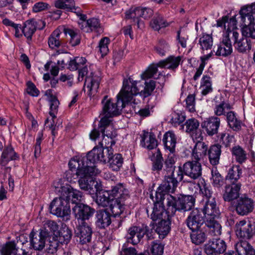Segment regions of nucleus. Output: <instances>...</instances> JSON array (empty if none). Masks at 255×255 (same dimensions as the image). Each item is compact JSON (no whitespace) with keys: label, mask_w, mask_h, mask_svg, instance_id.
Wrapping results in <instances>:
<instances>
[{"label":"nucleus","mask_w":255,"mask_h":255,"mask_svg":"<svg viewBox=\"0 0 255 255\" xmlns=\"http://www.w3.org/2000/svg\"><path fill=\"white\" fill-rule=\"evenodd\" d=\"M141 136V144L148 149H152L157 145V140L152 132L143 131Z\"/></svg>","instance_id":"c9c22d12"},{"label":"nucleus","mask_w":255,"mask_h":255,"mask_svg":"<svg viewBox=\"0 0 255 255\" xmlns=\"http://www.w3.org/2000/svg\"><path fill=\"white\" fill-rule=\"evenodd\" d=\"M108 192L112 198L127 199L129 197L128 190L123 183H120L113 186L112 189L109 190Z\"/></svg>","instance_id":"c756f323"},{"label":"nucleus","mask_w":255,"mask_h":255,"mask_svg":"<svg viewBox=\"0 0 255 255\" xmlns=\"http://www.w3.org/2000/svg\"><path fill=\"white\" fill-rule=\"evenodd\" d=\"M56 191L61 194L65 199L68 200V203L71 201L76 205L80 204L82 201V193L80 191L74 189L70 185L60 186L56 188Z\"/></svg>","instance_id":"9b49d317"},{"label":"nucleus","mask_w":255,"mask_h":255,"mask_svg":"<svg viewBox=\"0 0 255 255\" xmlns=\"http://www.w3.org/2000/svg\"><path fill=\"white\" fill-rule=\"evenodd\" d=\"M222 146L218 143L214 144L210 146L208 150V156L209 162L213 166H216L219 164L221 155Z\"/></svg>","instance_id":"2f4dec72"},{"label":"nucleus","mask_w":255,"mask_h":255,"mask_svg":"<svg viewBox=\"0 0 255 255\" xmlns=\"http://www.w3.org/2000/svg\"><path fill=\"white\" fill-rule=\"evenodd\" d=\"M34 23L32 19L27 20L24 22V26L22 29V32L26 38L28 44H30L31 41L32 36L36 30Z\"/></svg>","instance_id":"c03bdc74"},{"label":"nucleus","mask_w":255,"mask_h":255,"mask_svg":"<svg viewBox=\"0 0 255 255\" xmlns=\"http://www.w3.org/2000/svg\"><path fill=\"white\" fill-rule=\"evenodd\" d=\"M163 142L165 149L168 150L171 153L175 150L177 138L173 131H168L163 135Z\"/></svg>","instance_id":"58836bf2"},{"label":"nucleus","mask_w":255,"mask_h":255,"mask_svg":"<svg viewBox=\"0 0 255 255\" xmlns=\"http://www.w3.org/2000/svg\"><path fill=\"white\" fill-rule=\"evenodd\" d=\"M170 219H165L158 222L155 231L159 236L164 238L169 232L170 230Z\"/></svg>","instance_id":"5fc2aeb1"},{"label":"nucleus","mask_w":255,"mask_h":255,"mask_svg":"<svg viewBox=\"0 0 255 255\" xmlns=\"http://www.w3.org/2000/svg\"><path fill=\"white\" fill-rule=\"evenodd\" d=\"M95 194H97L96 203L99 206L103 207L109 206L110 205L112 197L109 194L108 190L100 192L99 191Z\"/></svg>","instance_id":"49530a36"},{"label":"nucleus","mask_w":255,"mask_h":255,"mask_svg":"<svg viewBox=\"0 0 255 255\" xmlns=\"http://www.w3.org/2000/svg\"><path fill=\"white\" fill-rule=\"evenodd\" d=\"M50 212L58 217H66L69 219L70 214V206L68 200L60 194L59 197L55 198L51 202L49 206Z\"/></svg>","instance_id":"6e6552de"},{"label":"nucleus","mask_w":255,"mask_h":255,"mask_svg":"<svg viewBox=\"0 0 255 255\" xmlns=\"http://www.w3.org/2000/svg\"><path fill=\"white\" fill-rule=\"evenodd\" d=\"M235 248L239 255H255V251L247 241H240L236 245Z\"/></svg>","instance_id":"79ce46f5"},{"label":"nucleus","mask_w":255,"mask_h":255,"mask_svg":"<svg viewBox=\"0 0 255 255\" xmlns=\"http://www.w3.org/2000/svg\"><path fill=\"white\" fill-rule=\"evenodd\" d=\"M77 236L79 238V243L86 246V249L91 252L92 246L91 245L93 230L90 225L85 222H82L77 228Z\"/></svg>","instance_id":"1a4fd4ad"},{"label":"nucleus","mask_w":255,"mask_h":255,"mask_svg":"<svg viewBox=\"0 0 255 255\" xmlns=\"http://www.w3.org/2000/svg\"><path fill=\"white\" fill-rule=\"evenodd\" d=\"M97 227L103 229L109 226L111 223V214L106 210H100L97 213Z\"/></svg>","instance_id":"a19ab883"},{"label":"nucleus","mask_w":255,"mask_h":255,"mask_svg":"<svg viewBox=\"0 0 255 255\" xmlns=\"http://www.w3.org/2000/svg\"><path fill=\"white\" fill-rule=\"evenodd\" d=\"M102 134L103 137V140L101 141H99L97 145L95 146L93 149L96 148L97 149H100L102 150L103 155L106 158L104 152V149L108 147L112 148V146L115 145L116 141L114 140V138L116 137L117 133L116 131L114 128V125H113V130H108L106 129L105 131H101V129L99 128V126L97 128H94L90 134V138L93 140H96L97 139L100 137V134Z\"/></svg>","instance_id":"423d86ee"},{"label":"nucleus","mask_w":255,"mask_h":255,"mask_svg":"<svg viewBox=\"0 0 255 255\" xmlns=\"http://www.w3.org/2000/svg\"><path fill=\"white\" fill-rule=\"evenodd\" d=\"M86 59L82 57H76L69 62L68 69L75 71L83 67L86 63Z\"/></svg>","instance_id":"680f3d73"},{"label":"nucleus","mask_w":255,"mask_h":255,"mask_svg":"<svg viewBox=\"0 0 255 255\" xmlns=\"http://www.w3.org/2000/svg\"><path fill=\"white\" fill-rule=\"evenodd\" d=\"M186 132L189 134L193 140H203L202 131L199 128L200 123L195 119L187 120L185 123Z\"/></svg>","instance_id":"f3484780"},{"label":"nucleus","mask_w":255,"mask_h":255,"mask_svg":"<svg viewBox=\"0 0 255 255\" xmlns=\"http://www.w3.org/2000/svg\"><path fill=\"white\" fill-rule=\"evenodd\" d=\"M205 225L209 229V233L212 236H219L221 234V226L215 218L207 219Z\"/></svg>","instance_id":"de8ad7c7"},{"label":"nucleus","mask_w":255,"mask_h":255,"mask_svg":"<svg viewBox=\"0 0 255 255\" xmlns=\"http://www.w3.org/2000/svg\"><path fill=\"white\" fill-rule=\"evenodd\" d=\"M195 199L191 195H168L165 202L168 213L174 216L177 211L186 212L190 210L195 204Z\"/></svg>","instance_id":"20e7f679"},{"label":"nucleus","mask_w":255,"mask_h":255,"mask_svg":"<svg viewBox=\"0 0 255 255\" xmlns=\"http://www.w3.org/2000/svg\"><path fill=\"white\" fill-rule=\"evenodd\" d=\"M253 209L254 202L251 199L242 197L237 200L236 211L239 215H246L252 212Z\"/></svg>","instance_id":"4be33fe9"},{"label":"nucleus","mask_w":255,"mask_h":255,"mask_svg":"<svg viewBox=\"0 0 255 255\" xmlns=\"http://www.w3.org/2000/svg\"><path fill=\"white\" fill-rule=\"evenodd\" d=\"M64 30V33L70 36L69 42L71 46H75L80 44L81 36L78 30L67 28Z\"/></svg>","instance_id":"3c124183"},{"label":"nucleus","mask_w":255,"mask_h":255,"mask_svg":"<svg viewBox=\"0 0 255 255\" xmlns=\"http://www.w3.org/2000/svg\"><path fill=\"white\" fill-rule=\"evenodd\" d=\"M30 248L36 251H42L45 247L47 237L40 230H32L29 235Z\"/></svg>","instance_id":"2eb2a0df"},{"label":"nucleus","mask_w":255,"mask_h":255,"mask_svg":"<svg viewBox=\"0 0 255 255\" xmlns=\"http://www.w3.org/2000/svg\"><path fill=\"white\" fill-rule=\"evenodd\" d=\"M175 160L173 156L169 155L164 162V166L162 172H168L170 174L174 172L175 170Z\"/></svg>","instance_id":"774afa93"},{"label":"nucleus","mask_w":255,"mask_h":255,"mask_svg":"<svg viewBox=\"0 0 255 255\" xmlns=\"http://www.w3.org/2000/svg\"><path fill=\"white\" fill-rule=\"evenodd\" d=\"M159 67L157 66V63L156 64H151L148 66L147 69L141 74V78L143 80H146L148 79L154 77L155 79L161 78V82H159L160 86H161V90L162 89L164 82L165 80V78L164 75H163L161 73H159L157 77H155L156 73L158 71L157 68Z\"/></svg>","instance_id":"473e14b6"},{"label":"nucleus","mask_w":255,"mask_h":255,"mask_svg":"<svg viewBox=\"0 0 255 255\" xmlns=\"http://www.w3.org/2000/svg\"><path fill=\"white\" fill-rule=\"evenodd\" d=\"M220 122V119L218 117L211 116L201 123V127L208 135L212 136L218 133Z\"/></svg>","instance_id":"a211bd4d"},{"label":"nucleus","mask_w":255,"mask_h":255,"mask_svg":"<svg viewBox=\"0 0 255 255\" xmlns=\"http://www.w3.org/2000/svg\"><path fill=\"white\" fill-rule=\"evenodd\" d=\"M106 159L108 158V162L109 164V168L113 171H118L123 165L124 159L121 154H114L113 148L108 147L107 148Z\"/></svg>","instance_id":"6ab92c4d"},{"label":"nucleus","mask_w":255,"mask_h":255,"mask_svg":"<svg viewBox=\"0 0 255 255\" xmlns=\"http://www.w3.org/2000/svg\"><path fill=\"white\" fill-rule=\"evenodd\" d=\"M141 136V144L148 149H152L157 145V140L152 132L143 131Z\"/></svg>","instance_id":"f704fd0d"},{"label":"nucleus","mask_w":255,"mask_h":255,"mask_svg":"<svg viewBox=\"0 0 255 255\" xmlns=\"http://www.w3.org/2000/svg\"><path fill=\"white\" fill-rule=\"evenodd\" d=\"M17 249L13 242L6 243L1 248L2 255H17Z\"/></svg>","instance_id":"0e129e2a"},{"label":"nucleus","mask_w":255,"mask_h":255,"mask_svg":"<svg viewBox=\"0 0 255 255\" xmlns=\"http://www.w3.org/2000/svg\"><path fill=\"white\" fill-rule=\"evenodd\" d=\"M82 29L86 32L91 31H100V23L98 19L91 18L84 22L82 25Z\"/></svg>","instance_id":"a18cd8bd"},{"label":"nucleus","mask_w":255,"mask_h":255,"mask_svg":"<svg viewBox=\"0 0 255 255\" xmlns=\"http://www.w3.org/2000/svg\"><path fill=\"white\" fill-rule=\"evenodd\" d=\"M226 116L228 126L230 128L235 131H238L241 129L243 124L235 112H227Z\"/></svg>","instance_id":"72a5a7b5"},{"label":"nucleus","mask_w":255,"mask_h":255,"mask_svg":"<svg viewBox=\"0 0 255 255\" xmlns=\"http://www.w3.org/2000/svg\"><path fill=\"white\" fill-rule=\"evenodd\" d=\"M190 238L192 242L195 245H200L205 242L207 237L206 234L199 229L191 230Z\"/></svg>","instance_id":"bf43d9fd"},{"label":"nucleus","mask_w":255,"mask_h":255,"mask_svg":"<svg viewBox=\"0 0 255 255\" xmlns=\"http://www.w3.org/2000/svg\"><path fill=\"white\" fill-rule=\"evenodd\" d=\"M100 79L98 76H86L84 91L90 97L94 96L99 87Z\"/></svg>","instance_id":"393cba45"},{"label":"nucleus","mask_w":255,"mask_h":255,"mask_svg":"<svg viewBox=\"0 0 255 255\" xmlns=\"http://www.w3.org/2000/svg\"><path fill=\"white\" fill-rule=\"evenodd\" d=\"M232 154L237 162L242 164L247 160V153L239 145L234 146L231 150Z\"/></svg>","instance_id":"603ef678"},{"label":"nucleus","mask_w":255,"mask_h":255,"mask_svg":"<svg viewBox=\"0 0 255 255\" xmlns=\"http://www.w3.org/2000/svg\"><path fill=\"white\" fill-rule=\"evenodd\" d=\"M241 187L240 183H232L226 185L223 194V198L224 201L231 202L239 198Z\"/></svg>","instance_id":"b1692460"},{"label":"nucleus","mask_w":255,"mask_h":255,"mask_svg":"<svg viewBox=\"0 0 255 255\" xmlns=\"http://www.w3.org/2000/svg\"><path fill=\"white\" fill-rule=\"evenodd\" d=\"M164 174V179L157 188L155 194L156 195V199L160 200H165L167 198L168 195H171L170 193H174L178 186L179 182L182 180H180L177 175L175 177L174 172L171 174L168 172H163Z\"/></svg>","instance_id":"39448f33"},{"label":"nucleus","mask_w":255,"mask_h":255,"mask_svg":"<svg viewBox=\"0 0 255 255\" xmlns=\"http://www.w3.org/2000/svg\"><path fill=\"white\" fill-rule=\"evenodd\" d=\"M73 212L76 218L85 222L93 216L95 210L87 205L80 204L73 208Z\"/></svg>","instance_id":"5701e85b"},{"label":"nucleus","mask_w":255,"mask_h":255,"mask_svg":"<svg viewBox=\"0 0 255 255\" xmlns=\"http://www.w3.org/2000/svg\"><path fill=\"white\" fill-rule=\"evenodd\" d=\"M148 230L147 226H132L128 228L126 236L128 243L135 245L138 244Z\"/></svg>","instance_id":"ddd939ff"},{"label":"nucleus","mask_w":255,"mask_h":255,"mask_svg":"<svg viewBox=\"0 0 255 255\" xmlns=\"http://www.w3.org/2000/svg\"><path fill=\"white\" fill-rule=\"evenodd\" d=\"M59 229V226L56 222L47 220L44 222L43 227L39 230L47 238L56 239Z\"/></svg>","instance_id":"c85d7f7f"},{"label":"nucleus","mask_w":255,"mask_h":255,"mask_svg":"<svg viewBox=\"0 0 255 255\" xmlns=\"http://www.w3.org/2000/svg\"><path fill=\"white\" fill-rule=\"evenodd\" d=\"M136 84V82L133 81L131 77L124 79L122 89L117 95L116 103H114L108 96L104 97L101 102L102 111L100 115L102 117L99 123V128L101 131H105L106 129L113 130L112 118L119 115L126 104L132 100V96L138 93Z\"/></svg>","instance_id":"f03ea898"},{"label":"nucleus","mask_w":255,"mask_h":255,"mask_svg":"<svg viewBox=\"0 0 255 255\" xmlns=\"http://www.w3.org/2000/svg\"><path fill=\"white\" fill-rule=\"evenodd\" d=\"M202 212L206 220L215 218L219 215L220 211L217 206L216 198H211L206 201Z\"/></svg>","instance_id":"412c9836"},{"label":"nucleus","mask_w":255,"mask_h":255,"mask_svg":"<svg viewBox=\"0 0 255 255\" xmlns=\"http://www.w3.org/2000/svg\"><path fill=\"white\" fill-rule=\"evenodd\" d=\"M177 174L180 180H183L184 175L192 179H198L202 175V166L199 160L192 159L178 167Z\"/></svg>","instance_id":"0eeeda50"},{"label":"nucleus","mask_w":255,"mask_h":255,"mask_svg":"<svg viewBox=\"0 0 255 255\" xmlns=\"http://www.w3.org/2000/svg\"><path fill=\"white\" fill-rule=\"evenodd\" d=\"M231 38L234 40V44L235 49L240 53H245L249 51L252 48L251 40L249 37L244 36L238 39L239 33L237 31V27L230 29Z\"/></svg>","instance_id":"f8f14e48"},{"label":"nucleus","mask_w":255,"mask_h":255,"mask_svg":"<svg viewBox=\"0 0 255 255\" xmlns=\"http://www.w3.org/2000/svg\"><path fill=\"white\" fill-rule=\"evenodd\" d=\"M211 78L207 75H204L201 81L200 89L203 95H207L213 91L212 87Z\"/></svg>","instance_id":"6e6d98bb"},{"label":"nucleus","mask_w":255,"mask_h":255,"mask_svg":"<svg viewBox=\"0 0 255 255\" xmlns=\"http://www.w3.org/2000/svg\"><path fill=\"white\" fill-rule=\"evenodd\" d=\"M18 154L15 152L11 145H8L3 149L0 158V165L6 166L11 160L18 158Z\"/></svg>","instance_id":"7c9ffc66"},{"label":"nucleus","mask_w":255,"mask_h":255,"mask_svg":"<svg viewBox=\"0 0 255 255\" xmlns=\"http://www.w3.org/2000/svg\"><path fill=\"white\" fill-rule=\"evenodd\" d=\"M55 6L57 8L71 11H74L77 9L74 0H57L55 2Z\"/></svg>","instance_id":"4d7b16f0"},{"label":"nucleus","mask_w":255,"mask_h":255,"mask_svg":"<svg viewBox=\"0 0 255 255\" xmlns=\"http://www.w3.org/2000/svg\"><path fill=\"white\" fill-rule=\"evenodd\" d=\"M232 109V107L230 104L222 102L215 106L214 113L217 116L226 115L227 114L226 111L230 110Z\"/></svg>","instance_id":"e2e57ef3"},{"label":"nucleus","mask_w":255,"mask_h":255,"mask_svg":"<svg viewBox=\"0 0 255 255\" xmlns=\"http://www.w3.org/2000/svg\"><path fill=\"white\" fill-rule=\"evenodd\" d=\"M195 142V145L192 150V159L200 161L205 156L208 152L207 145L203 142V140H193Z\"/></svg>","instance_id":"cd10ccee"},{"label":"nucleus","mask_w":255,"mask_h":255,"mask_svg":"<svg viewBox=\"0 0 255 255\" xmlns=\"http://www.w3.org/2000/svg\"><path fill=\"white\" fill-rule=\"evenodd\" d=\"M242 173V170L239 165H233L229 169L226 179L230 180L231 183H237Z\"/></svg>","instance_id":"09e8293b"},{"label":"nucleus","mask_w":255,"mask_h":255,"mask_svg":"<svg viewBox=\"0 0 255 255\" xmlns=\"http://www.w3.org/2000/svg\"><path fill=\"white\" fill-rule=\"evenodd\" d=\"M255 14V2L252 4L243 7L240 11V15L242 22L245 25L252 24L255 18L254 14Z\"/></svg>","instance_id":"bb28decb"},{"label":"nucleus","mask_w":255,"mask_h":255,"mask_svg":"<svg viewBox=\"0 0 255 255\" xmlns=\"http://www.w3.org/2000/svg\"><path fill=\"white\" fill-rule=\"evenodd\" d=\"M61 32L59 29L55 30L49 36L48 40L49 47L52 49L59 48L61 44L60 40Z\"/></svg>","instance_id":"864d4df0"},{"label":"nucleus","mask_w":255,"mask_h":255,"mask_svg":"<svg viewBox=\"0 0 255 255\" xmlns=\"http://www.w3.org/2000/svg\"><path fill=\"white\" fill-rule=\"evenodd\" d=\"M141 136V144L148 149H152L157 145V140L152 132L143 131Z\"/></svg>","instance_id":"e433bc0d"},{"label":"nucleus","mask_w":255,"mask_h":255,"mask_svg":"<svg viewBox=\"0 0 255 255\" xmlns=\"http://www.w3.org/2000/svg\"><path fill=\"white\" fill-rule=\"evenodd\" d=\"M127 199L112 198L109 205V209L114 217H117L122 214L125 210V201Z\"/></svg>","instance_id":"4c0bfd02"},{"label":"nucleus","mask_w":255,"mask_h":255,"mask_svg":"<svg viewBox=\"0 0 255 255\" xmlns=\"http://www.w3.org/2000/svg\"><path fill=\"white\" fill-rule=\"evenodd\" d=\"M48 243L47 245L46 251L44 253L45 254L53 255L55 253L59 246V242L58 239L48 238Z\"/></svg>","instance_id":"69168bd1"},{"label":"nucleus","mask_w":255,"mask_h":255,"mask_svg":"<svg viewBox=\"0 0 255 255\" xmlns=\"http://www.w3.org/2000/svg\"><path fill=\"white\" fill-rule=\"evenodd\" d=\"M125 16L127 19H131L132 21L136 23L138 28H141L143 25L142 21L140 20V7L130 8L126 12Z\"/></svg>","instance_id":"37998d69"},{"label":"nucleus","mask_w":255,"mask_h":255,"mask_svg":"<svg viewBox=\"0 0 255 255\" xmlns=\"http://www.w3.org/2000/svg\"><path fill=\"white\" fill-rule=\"evenodd\" d=\"M182 57L171 55L157 63V66L161 68L167 69L175 71L182 61Z\"/></svg>","instance_id":"a878e982"},{"label":"nucleus","mask_w":255,"mask_h":255,"mask_svg":"<svg viewBox=\"0 0 255 255\" xmlns=\"http://www.w3.org/2000/svg\"><path fill=\"white\" fill-rule=\"evenodd\" d=\"M205 221L198 209L193 210L186 219V224L191 230L199 229Z\"/></svg>","instance_id":"aec40b11"},{"label":"nucleus","mask_w":255,"mask_h":255,"mask_svg":"<svg viewBox=\"0 0 255 255\" xmlns=\"http://www.w3.org/2000/svg\"><path fill=\"white\" fill-rule=\"evenodd\" d=\"M185 120V116L181 112H173L170 115V122L175 127L182 124Z\"/></svg>","instance_id":"338daca9"},{"label":"nucleus","mask_w":255,"mask_h":255,"mask_svg":"<svg viewBox=\"0 0 255 255\" xmlns=\"http://www.w3.org/2000/svg\"><path fill=\"white\" fill-rule=\"evenodd\" d=\"M150 199L152 200L154 203V207L151 214H150V218L153 221L157 220H162L163 219H171V217L173 216H170L168 213L167 207H166V209H164L163 205L164 200H160L156 199V195L155 196L152 194L150 195Z\"/></svg>","instance_id":"9d476101"},{"label":"nucleus","mask_w":255,"mask_h":255,"mask_svg":"<svg viewBox=\"0 0 255 255\" xmlns=\"http://www.w3.org/2000/svg\"><path fill=\"white\" fill-rule=\"evenodd\" d=\"M213 52L211 51L209 54L201 56L200 57L201 63L199 66L196 69V72L194 74L193 79L194 81H196L202 75L204 70V67L207 64L206 61L212 56Z\"/></svg>","instance_id":"13d9d810"},{"label":"nucleus","mask_w":255,"mask_h":255,"mask_svg":"<svg viewBox=\"0 0 255 255\" xmlns=\"http://www.w3.org/2000/svg\"><path fill=\"white\" fill-rule=\"evenodd\" d=\"M236 23L237 21L235 16L229 18L226 15L217 20V26L223 28L225 31L223 34L222 40L218 45V48L216 52V55L226 57L232 53L230 29L233 30L234 28H236Z\"/></svg>","instance_id":"7ed1b4c3"},{"label":"nucleus","mask_w":255,"mask_h":255,"mask_svg":"<svg viewBox=\"0 0 255 255\" xmlns=\"http://www.w3.org/2000/svg\"><path fill=\"white\" fill-rule=\"evenodd\" d=\"M236 235L245 239H250L255 234V228L250 221L243 220L236 225Z\"/></svg>","instance_id":"dca6fc26"},{"label":"nucleus","mask_w":255,"mask_h":255,"mask_svg":"<svg viewBox=\"0 0 255 255\" xmlns=\"http://www.w3.org/2000/svg\"><path fill=\"white\" fill-rule=\"evenodd\" d=\"M225 242L220 239L210 240L204 245L205 253L208 255H217L224 253L226 250Z\"/></svg>","instance_id":"4468645a"},{"label":"nucleus","mask_w":255,"mask_h":255,"mask_svg":"<svg viewBox=\"0 0 255 255\" xmlns=\"http://www.w3.org/2000/svg\"><path fill=\"white\" fill-rule=\"evenodd\" d=\"M72 236V231L64 223H61L60 229L57 234L56 239L61 244H68Z\"/></svg>","instance_id":"ea45409f"},{"label":"nucleus","mask_w":255,"mask_h":255,"mask_svg":"<svg viewBox=\"0 0 255 255\" xmlns=\"http://www.w3.org/2000/svg\"><path fill=\"white\" fill-rule=\"evenodd\" d=\"M198 44L202 52L205 50H211L213 45V38L210 34H203L199 37Z\"/></svg>","instance_id":"8fccbe9b"},{"label":"nucleus","mask_w":255,"mask_h":255,"mask_svg":"<svg viewBox=\"0 0 255 255\" xmlns=\"http://www.w3.org/2000/svg\"><path fill=\"white\" fill-rule=\"evenodd\" d=\"M150 26L154 30L158 31L161 28L168 26V23L161 16L154 17L150 22Z\"/></svg>","instance_id":"052dcab7"},{"label":"nucleus","mask_w":255,"mask_h":255,"mask_svg":"<svg viewBox=\"0 0 255 255\" xmlns=\"http://www.w3.org/2000/svg\"><path fill=\"white\" fill-rule=\"evenodd\" d=\"M98 161L106 163V157L102 150L96 148L89 151L86 156L72 159L68 163L69 169L66 173L67 180L72 182L80 178L78 182L80 188L88 191L90 194L100 191L101 183L94 178L100 173L95 166Z\"/></svg>","instance_id":"f257e3e1"}]
</instances>
